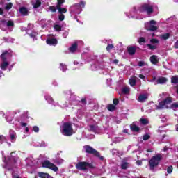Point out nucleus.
<instances>
[{"label":"nucleus","instance_id":"nucleus-53","mask_svg":"<svg viewBox=\"0 0 178 178\" xmlns=\"http://www.w3.org/2000/svg\"><path fill=\"white\" fill-rule=\"evenodd\" d=\"M136 165H138V166L143 165V161H141V160H138L136 161Z\"/></svg>","mask_w":178,"mask_h":178},{"label":"nucleus","instance_id":"nucleus-14","mask_svg":"<svg viewBox=\"0 0 178 178\" xmlns=\"http://www.w3.org/2000/svg\"><path fill=\"white\" fill-rule=\"evenodd\" d=\"M137 51V48L135 47H127V52L129 55H134L136 51Z\"/></svg>","mask_w":178,"mask_h":178},{"label":"nucleus","instance_id":"nucleus-62","mask_svg":"<svg viewBox=\"0 0 178 178\" xmlns=\"http://www.w3.org/2000/svg\"><path fill=\"white\" fill-rule=\"evenodd\" d=\"M11 140H15V135L12 134L10 135Z\"/></svg>","mask_w":178,"mask_h":178},{"label":"nucleus","instance_id":"nucleus-3","mask_svg":"<svg viewBox=\"0 0 178 178\" xmlns=\"http://www.w3.org/2000/svg\"><path fill=\"white\" fill-rule=\"evenodd\" d=\"M76 168L78 170L86 172V170H88V169H94L95 167L93 163L87 161H79L76 165Z\"/></svg>","mask_w":178,"mask_h":178},{"label":"nucleus","instance_id":"nucleus-28","mask_svg":"<svg viewBox=\"0 0 178 178\" xmlns=\"http://www.w3.org/2000/svg\"><path fill=\"white\" fill-rule=\"evenodd\" d=\"M140 122L142 124H144V126H147V124H148L149 123V122L148 121V120L145 119V118H141L140 120Z\"/></svg>","mask_w":178,"mask_h":178},{"label":"nucleus","instance_id":"nucleus-43","mask_svg":"<svg viewBox=\"0 0 178 178\" xmlns=\"http://www.w3.org/2000/svg\"><path fill=\"white\" fill-rule=\"evenodd\" d=\"M76 6H79L80 8H84V6H86V2L81 1L79 3L76 4Z\"/></svg>","mask_w":178,"mask_h":178},{"label":"nucleus","instance_id":"nucleus-1","mask_svg":"<svg viewBox=\"0 0 178 178\" xmlns=\"http://www.w3.org/2000/svg\"><path fill=\"white\" fill-rule=\"evenodd\" d=\"M163 159V156L162 154H157L153 156L148 162V165L150 170L154 172L155 170V168H157L159 165V162Z\"/></svg>","mask_w":178,"mask_h":178},{"label":"nucleus","instance_id":"nucleus-21","mask_svg":"<svg viewBox=\"0 0 178 178\" xmlns=\"http://www.w3.org/2000/svg\"><path fill=\"white\" fill-rule=\"evenodd\" d=\"M42 3L40 0H36L35 3L33 4L34 9L41 7Z\"/></svg>","mask_w":178,"mask_h":178},{"label":"nucleus","instance_id":"nucleus-12","mask_svg":"<svg viewBox=\"0 0 178 178\" xmlns=\"http://www.w3.org/2000/svg\"><path fill=\"white\" fill-rule=\"evenodd\" d=\"M157 84H165V83H168V79L164 76L159 77L156 81Z\"/></svg>","mask_w":178,"mask_h":178},{"label":"nucleus","instance_id":"nucleus-47","mask_svg":"<svg viewBox=\"0 0 178 178\" xmlns=\"http://www.w3.org/2000/svg\"><path fill=\"white\" fill-rule=\"evenodd\" d=\"M170 108H171V109H175V108H178V103L175 102V103L172 104L170 106Z\"/></svg>","mask_w":178,"mask_h":178},{"label":"nucleus","instance_id":"nucleus-20","mask_svg":"<svg viewBox=\"0 0 178 178\" xmlns=\"http://www.w3.org/2000/svg\"><path fill=\"white\" fill-rule=\"evenodd\" d=\"M107 109L110 112H113V111L116 110V106H115L114 104H110L107 106Z\"/></svg>","mask_w":178,"mask_h":178},{"label":"nucleus","instance_id":"nucleus-55","mask_svg":"<svg viewBox=\"0 0 178 178\" xmlns=\"http://www.w3.org/2000/svg\"><path fill=\"white\" fill-rule=\"evenodd\" d=\"M174 48H175V49H178V40H177V42L174 44Z\"/></svg>","mask_w":178,"mask_h":178},{"label":"nucleus","instance_id":"nucleus-48","mask_svg":"<svg viewBox=\"0 0 178 178\" xmlns=\"http://www.w3.org/2000/svg\"><path fill=\"white\" fill-rule=\"evenodd\" d=\"M147 24L151 25V26H155L156 24V21L155 20H150Z\"/></svg>","mask_w":178,"mask_h":178},{"label":"nucleus","instance_id":"nucleus-51","mask_svg":"<svg viewBox=\"0 0 178 178\" xmlns=\"http://www.w3.org/2000/svg\"><path fill=\"white\" fill-rule=\"evenodd\" d=\"M113 104H114V106L118 105L119 104V99H114L113 100Z\"/></svg>","mask_w":178,"mask_h":178},{"label":"nucleus","instance_id":"nucleus-10","mask_svg":"<svg viewBox=\"0 0 178 178\" xmlns=\"http://www.w3.org/2000/svg\"><path fill=\"white\" fill-rule=\"evenodd\" d=\"M150 62L152 65H156L157 63H159V60L156 55H152L150 56Z\"/></svg>","mask_w":178,"mask_h":178},{"label":"nucleus","instance_id":"nucleus-29","mask_svg":"<svg viewBox=\"0 0 178 178\" xmlns=\"http://www.w3.org/2000/svg\"><path fill=\"white\" fill-rule=\"evenodd\" d=\"M54 163H58V165H60V163H63V159H58V157L54 159Z\"/></svg>","mask_w":178,"mask_h":178},{"label":"nucleus","instance_id":"nucleus-31","mask_svg":"<svg viewBox=\"0 0 178 178\" xmlns=\"http://www.w3.org/2000/svg\"><path fill=\"white\" fill-rule=\"evenodd\" d=\"M170 37V33H169L161 35V38L163 40H169Z\"/></svg>","mask_w":178,"mask_h":178},{"label":"nucleus","instance_id":"nucleus-30","mask_svg":"<svg viewBox=\"0 0 178 178\" xmlns=\"http://www.w3.org/2000/svg\"><path fill=\"white\" fill-rule=\"evenodd\" d=\"M65 3V0H57V4L56 8H60L62 7V4Z\"/></svg>","mask_w":178,"mask_h":178},{"label":"nucleus","instance_id":"nucleus-45","mask_svg":"<svg viewBox=\"0 0 178 178\" xmlns=\"http://www.w3.org/2000/svg\"><path fill=\"white\" fill-rule=\"evenodd\" d=\"M151 44H159V40L158 39L152 38L150 40Z\"/></svg>","mask_w":178,"mask_h":178},{"label":"nucleus","instance_id":"nucleus-4","mask_svg":"<svg viewBox=\"0 0 178 178\" xmlns=\"http://www.w3.org/2000/svg\"><path fill=\"white\" fill-rule=\"evenodd\" d=\"M139 11L140 13L146 12L147 15H152V13H154V6L148 3H145L140 6Z\"/></svg>","mask_w":178,"mask_h":178},{"label":"nucleus","instance_id":"nucleus-2","mask_svg":"<svg viewBox=\"0 0 178 178\" xmlns=\"http://www.w3.org/2000/svg\"><path fill=\"white\" fill-rule=\"evenodd\" d=\"M61 133L66 137H70V136H73V127L72 125V122H64L61 126Z\"/></svg>","mask_w":178,"mask_h":178},{"label":"nucleus","instance_id":"nucleus-27","mask_svg":"<svg viewBox=\"0 0 178 178\" xmlns=\"http://www.w3.org/2000/svg\"><path fill=\"white\" fill-rule=\"evenodd\" d=\"M171 83L172 84H178V77L176 76H174L171 78Z\"/></svg>","mask_w":178,"mask_h":178},{"label":"nucleus","instance_id":"nucleus-17","mask_svg":"<svg viewBox=\"0 0 178 178\" xmlns=\"http://www.w3.org/2000/svg\"><path fill=\"white\" fill-rule=\"evenodd\" d=\"M130 129L134 133H138V131H140V127L136 125V124H131Z\"/></svg>","mask_w":178,"mask_h":178},{"label":"nucleus","instance_id":"nucleus-44","mask_svg":"<svg viewBox=\"0 0 178 178\" xmlns=\"http://www.w3.org/2000/svg\"><path fill=\"white\" fill-rule=\"evenodd\" d=\"M58 20H59L60 22H63V21L65 20V15H63V14H60V15H58Z\"/></svg>","mask_w":178,"mask_h":178},{"label":"nucleus","instance_id":"nucleus-16","mask_svg":"<svg viewBox=\"0 0 178 178\" xmlns=\"http://www.w3.org/2000/svg\"><path fill=\"white\" fill-rule=\"evenodd\" d=\"M78 47H79V45L77 44V43H74L70 47H69L68 50L72 54H74V52L77 51Z\"/></svg>","mask_w":178,"mask_h":178},{"label":"nucleus","instance_id":"nucleus-34","mask_svg":"<svg viewBox=\"0 0 178 178\" xmlns=\"http://www.w3.org/2000/svg\"><path fill=\"white\" fill-rule=\"evenodd\" d=\"M54 29L56 31H62V26L59 24L54 25Z\"/></svg>","mask_w":178,"mask_h":178},{"label":"nucleus","instance_id":"nucleus-42","mask_svg":"<svg viewBox=\"0 0 178 178\" xmlns=\"http://www.w3.org/2000/svg\"><path fill=\"white\" fill-rule=\"evenodd\" d=\"M173 172V166L170 165L167 168V172L168 173V175H170V173H172Z\"/></svg>","mask_w":178,"mask_h":178},{"label":"nucleus","instance_id":"nucleus-46","mask_svg":"<svg viewBox=\"0 0 178 178\" xmlns=\"http://www.w3.org/2000/svg\"><path fill=\"white\" fill-rule=\"evenodd\" d=\"M33 131L35 133H38L40 131V127H38V126H33Z\"/></svg>","mask_w":178,"mask_h":178},{"label":"nucleus","instance_id":"nucleus-37","mask_svg":"<svg viewBox=\"0 0 178 178\" xmlns=\"http://www.w3.org/2000/svg\"><path fill=\"white\" fill-rule=\"evenodd\" d=\"M15 26V22L12 20H8L7 22V27H13Z\"/></svg>","mask_w":178,"mask_h":178},{"label":"nucleus","instance_id":"nucleus-61","mask_svg":"<svg viewBox=\"0 0 178 178\" xmlns=\"http://www.w3.org/2000/svg\"><path fill=\"white\" fill-rule=\"evenodd\" d=\"M25 131H26V133H29V131H30V129H29V127H26V128H25Z\"/></svg>","mask_w":178,"mask_h":178},{"label":"nucleus","instance_id":"nucleus-64","mask_svg":"<svg viewBox=\"0 0 178 178\" xmlns=\"http://www.w3.org/2000/svg\"><path fill=\"white\" fill-rule=\"evenodd\" d=\"M147 152H152V150H151V149H147Z\"/></svg>","mask_w":178,"mask_h":178},{"label":"nucleus","instance_id":"nucleus-33","mask_svg":"<svg viewBox=\"0 0 178 178\" xmlns=\"http://www.w3.org/2000/svg\"><path fill=\"white\" fill-rule=\"evenodd\" d=\"M90 129L89 131H92L93 133H95L97 131V127L94 124H91L89 126Z\"/></svg>","mask_w":178,"mask_h":178},{"label":"nucleus","instance_id":"nucleus-15","mask_svg":"<svg viewBox=\"0 0 178 178\" xmlns=\"http://www.w3.org/2000/svg\"><path fill=\"white\" fill-rule=\"evenodd\" d=\"M9 55H10V53H9V51L3 52L1 55L2 62H6V60L8 59L6 56H9Z\"/></svg>","mask_w":178,"mask_h":178},{"label":"nucleus","instance_id":"nucleus-7","mask_svg":"<svg viewBox=\"0 0 178 178\" xmlns=\"http://www.w3.org/2000/svg\"><path fill=\"white\" fill-rule=\"evenodd\" d=\"M83 149H85L86 154L94 155V156H99V152L97 151L95 149L88 145L83 146Z\"/></svg>","mask_w":178,"mask_h":178},{"label":"nucleus","instance_id":"nucleus-35","mask_svg":"<svg viewBox=\"0 0 178 178\" xmlns=\"http://www.w3.org/2000/svg\"><path fill=\"white\" fill-rule=\"evenodd\" d=\"M147 47H148L149 49H150V51H154V49H156V46L152 45L151 44H147Z\"/></svg>","mask_w":178,"mask_h":178},{"label":"nucleus","instance_id":"nucleus-11","mask_svg":"<svg viewBox=\"0 0 178 178\" xmlns=\"http://www.w3.org/2000/svg\"><path fill=\"white\" fill-rule=\"evenodd\" d=\"M46 42L48 45H56V44H58V40L56 38H51L47 40Z\"/></svg>","mask_w":178,"mask_h":178},{"label":"nucleus","instance_id":"nucleus-18","mask_svg":"<svg viewBox=\"0 0 178 178\" xmlns=\"http://www.w3.org/2000/svg\"><path fill=\"white\" fill-rule=\"evenodd\" d=\"M56 9L58 10V13H60V15H63V13H66V12H67V9L66 8L57 7Z\"/></svg>","mask_w":178,"mask_h":178},{"label":"nucleus","instance_id":"nucleus-32","mask_svg":"<svg viewBox=\"0 0 178 178\" xmlns=\"http://www.w3.org/2000/svg\"><path fill=\"white\" fill-rule=\"evenodd\" d=\"M113 48H115V46H113V44H109L106 47V49L107 52H111V51H112V49H113Z\"/></svg>","mask_w":178,"mask_h":178},{"label":"nucleus","instance_id":"nucleus-57","mask_svg":"<svg viewBox=\"0 0 178 178\" xmlns=\"http://www.w3.org/2000/svg\"><path fill=\"white\" fill-rule=\"evenodd\" d=\"M97 158H99L100 159V161H104V156H101V154L99 152V156H97Z\"/></svg>","mask_w":178,"mask_h":178},{"label":"nucleus","instance_id":"nucleus-52","mask_svg":"<svg viewBox=\"0 0 178 178\" xmlns=\"http://www.w3.org/2000/svg\"><path fill=\"white\" fill-rule=\"evenodd\" d=\"M81 102L83 105H86L87 104V99L86 98H83V99H81Z\"/></svg>","mask_w":178,"mask_h":178},{"label":"nucleus","instance_id":"nucleus-40","mask_svg":"<svg viewBox=\"0 0 178 178\" xmlns=\"http://www.w3.org/2000/svg\"><path fill=\"white\" fill-rule=\"evenodd\" d=\"M37 32L35 31H32L31 33H29V37H31V38H35L37 37Z\"/></svg>","mask_w":178,"mask_h":178},{"label":"nucleus","instance_id":"nucleus-63","mask_svg":"<svg viewBox=\"0 0 178 178\" xmlns=\"http://www.w3.org/2000/svg\"><path fill=\"white\" fill-rule=\"evenodd\" d=\"M13 178H21V177L17 175H14Z\"/></svg>","mask_w":178,"mask_h":178},{"label":"nucleus","instance_id":"nucleus-24","mask_svg":"<svg viewBox=\"0 0 178 178\" xmlns=\"http://www.w3.org/2000/svg\"><path fill=\"white\" fill-rule=\"evenodd\" d=\"M44 98L49 104H54V102H55L54 101V98H52L51 96H45Z\"/></svg>","mask_w":178,"mask_h":178},{"label":"nucleus","instance_id":"nucleus-60","mask_svg":"<svg viewBox=\"0 0 178 178\" xmlns=\"http://www.w3.org/2000/svg\"><path fill=\"white\" fill-rule=\"evenodd\" d=\"M0 15H3V9L0 8Z\"/></svg>","mask_w":178,"mask_h":178},{"label":"nucleus","instance_id":"nucleus-19","mask_svg":"<svg viewBox=\"0 0 178 178\" xmlns=\"http://www.w3.org/2000/svg\"><path fill=\"white\" fill-rule=\"evenodd\" d=\"M147 95L143 94V95H140L138 98V101L139 102H144V101H145V99H147Z\"/></svg>","mask_w":178,"mask_h":178},{"label":"nucleus","instance_id":"nucleus-58","mask_svg":"<svg viewBox=\"0 0 178 178\" xmlns=\"http://www.w3.org/2000/svg\"><path fill=\"white\" fill-rule=\"evenodd\" d=\"M21 126L22 127H27V123H26V122H21Z\"/></svg>","mask_w":178,"mask_h":178},{"label":"nucleus","instance_id":"nucleus-25","mask_svg":"<svg viewBox=\"0 0 178 178\" xmlns=\"http://www.w3.org/2000/svg\"><path fill=\"white\" fill-rule=\"evenodd\" d=\"M122 94H124L125 95L127 94H130V88L127 87H124L122 90Z\"/></svg>","mask_w":178,"mask_h":178},{"label":"nucleus","instance_id":"nucleus-36","mask_svg":"<svg viewBox=\"0 0 178 178\" xmlns=\"http://www.w3.org/2000/svg\"><path fill=\"white\" fill-rule=\"evenodd\" d=\"M48 9L53 13H55V12H56V9H58V8H56V7H55L54 6H50Z\"/></svg>","mask_w":178,"mask_h":178},{"label":"nucleus","instance_id":"nucleus-49","mask_svg":"<svg viewBox=\"0 0 178 178\" xmlns=\"http://www.w3.org/2000/svg\"><path fill=\"white\" fill-rule=\"evenodd\" d=\"M138 66L143 67V66H145V61H139L138 63Z\"/></svg>","mask_w":178,"mask_h":178},{"label":"nucleus","instance_id":"nucleus-38","mask_svg":"<svg viewBox=\"0 0 178 178\" xmlns=\"http://www.w3.org/2000/svg\"><path fill=\"white\" fill-rule=\"evenodd\" d=\"M128 166H129V163H127V162H124L121 164V169L126 170L127 169Z\"/></svg>","mask_w":178,"mask_h":178},{"label":"nucleus","instance_id":"nucleus-54","mask_svg":"<svg viewBox=\"0 0 178 178\" xmlns=\"http://www.w3.org/2000/svg\"><path fill=\"white\" fill-rule=\"evenodd\" d=\"M138 77H139V79H141L142 80L145 79V76H144L143 74H139Z\"/></svg>","mask_w":178,"mask_h":178},{"label":"nucleus","instance_id":"nucleus-6","mask_svg":"<svg viewBox=\"0 0 178 178\" xmlns=\"http://www.w3.org/2000/svg\"><path fill=\"white\" fill-rule=\"evenodd\" d=\"M42 168H46L47 169H51L53 172H58L59 168L55 165V164L51 163L49 161L46 160L42 163Z\"/></svg>","mask_w":178,"mask_h":178},{"label":"nucleus","instance_id":"nucleus-39","mask_svg":"<svg viewBox=\"0 0 178 178\" xmlns=\"http://www.w3.org/2000/svg\"><path fill=\"white\" fill-rule=\"evenodd\" d=\"M150 138H151V136L149 134H147L143 135V140L144 141H147V140H149Z\"/></svg>","mask_w":178,"mask_h":178},{"label":"nucleus","instance_id":"nucleus-50","mask_svg":"<svg viewBox=\"0 0 178 178\" xmlns=\"http://www.w3.org/2000/svg\"><path fill=\"white\" fill-rule=\"evenodd\" d=\"M60 66L61 67H65V69H61V70H62L63 72H66V65H65V64L60 63Z\"/></svg>","mask_w":178,"mask_h":178},{"label":"nucleus","instance_id":"nucleus-26","mask_svg":"<svg viewBox=\"0 0 178 178\" xmlns=\"http://www.w3.org/2000/svg\"><path fill=\"white\" fill-rule=\"evenodd\" d=\"M8 66H9V63H8L6 61H3V63L1 64L2 70H6V67H8Z\"/></svg>","mask_w":178,"mask_h":178},{"label":"nucleus","instance_id":"nucleus-41","mask_svg":"<svg viewBox=\"0 0 178 178\" xmlns=\"http://www.w3.org/2000/svg\"><path fill=\"white\" fill-rule=\"evenodd\" d=\"M13 6V3H8L6 6L5 10H9V9H10Z\"/></svg>","mask_w":178,"mask_h":178},{"label":"nucleus","instance_id":"nucleus-13","mask_svg":"<svg viewBox=\"0 0 178 178\" xmlns=\"http://www.w3.org/2000/svg\"><path fill=\"white\" fill-rule=\"evenodd\" d=\"M38 176L40 178H51V175L47 172H38Z\"/></svg>","mask_w":178,"mask_h":178},{"label":"nucleus","instance_id":"nucleus-9","mask_svg":"<svg viewBox=\"0 0 178 178\" xmlns=\"http://www.w3.org/2000/svg\"><path fill=\"white\" fill-rule=\"evenodd\" d=\"M19 13H21L22 16H29V10L26 7H20Z\"/></svg>","mask_w":178,"mask_h":178},{"label":"nucleus","instance_id":"nucleus-23","mask_svg":"<svg viewBox=\"0 0 178 178\" xmlns=\"http://www.w3.org/2000/svg\"><path fill=\"white\" fill-rule=\"evenodd\" d=\"M138 42L140 44V45H143V44H145L147 42V40H145V38L140 37L139 38Z\"/></svg>","mask_w":178,"mask_h":178},{"label":"nucleus","instance_id":"nucleus-59","mask_svg":"<svg viewBox=\"0 0 178 178\" xmlns=\"http://www.w3.org/2000/svg\"><path fill=\"white\" fill-rule=\"evenodd\" d=\"M5 138L3 136V135H0V143L1 141H3V140Z\"/></svg>","mask_w":178,"mask_h":178},{"label":"nucleus","instance_id":"nucleus-22","mask_svg":"<svg viewBox=\"0 0 178 178\" xmlns=\"http://www.w3.org/2000/svg\"><path fill=\"white\" fill-rule=\"evenodd\" d=\"M129 84L131 87H134L137 84V80L135 78H131L129 79Z\"/></svg>","mask_w":178,"mask_h":178},{"label":"nucleus","instance_id":"nucleus-5","mask_svg":"<svg viewBox=\"0 0 178 178\" xmlns=\"http://www.w3.org/2000/svg\"><path fill=\"white\" fill-rule=\"evenodd\" d=\"M172 102H173V98L168 97L159 103V105L156 106V109H163V108H168V106L166 105H170Z\"/></svg>","mask_w":178,"mask_h":178},{"label":"nucleus","instance_id":"nucleus-8","mask_svg":"<svg viewBox=\"0 0 178 178\" xmlns=\"http://www.w3.org/2000/svg\"><path fill=\"white\" fill-rule=\"evenodd\" d=\"M145 29L147 30V31H156V30H158V26L155 25H149V24H146Z\"/></svg>","mask_w":178,"mask_h":178},{"label":"nucleus","instance_id":"nucleus-56","mask_svg":"<svg viewBox=\"0 0 178 178\" xmlns=\"http://www.w3.org/2000/svg\"><path fill=\"white\" fill-rule=\"evenodd\" d=\"M113 63H114L115 65H118L119 63V60L118 59L113 60Z\"/></svg>","mask_w":178,"mask_h":178}]
</instances>
